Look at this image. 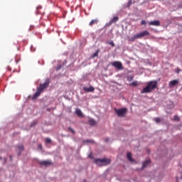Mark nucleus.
<instances>
[{
	"label": "nucleus",
	"instance_id": "obj_36",
	"mask_svg": "<svg viewBox=\"0 0 182 182\" xmlns=\"http://www.w3.org/2000/svg\"><path fill=\"white\" fill-rule=\"evenodd\" d=\"M181 7L182 8V6Z\"/></svg>",
	"mask_w": 182,
	"mask_h": 182
},
{
	"label": "nucleus",
	"instance_id": "obj_27",
	"mask_svg": "<svg viewBox=\"0 0 182 182\" xmlns=\"http://www.w3.org/2000/svg\"><path fill=\"white\" fill-rule=\"evenodd\" d=\"M109 45H111V46H112V48H114V43L113 41H110L109 43Z\"/></svg>",
	"mask_w": 182,
	"mask_h": 182
},
{
	"label": "nucleus",
	"instance_id": "obj_25",
	"mask_svg": "<svg viewBox=\"0 0 182 182\" xmlns=\"http://www.w3.org/2000/svg\"><path fill=\"white\" fill-rule=\"evenodd\" d=\"M96 56H99V50H97L94 54H93V57L96 58Z\"/></svg>",
	"mask_w": 182,
	"mask_h": 182
},
{
	"label": "nucleus",
	"instance_id": "obj_20",
	"mask_svg": "<svg viewBox=\"0 0 182 182\" xmlns=\"http://www.w3.org/2000/svg\"><path fill=\"white\" fill-rule=\"evenodd\" d=\"M173 120H175V122H180V117L177 115H175L173 117Z\"/></svg>",
	"mask_w": 182,
	"mask_h": 182
},
{
	"label": "nucleus",
	"instance_id": "obj_26",
	"mask_svg": "<svg viewBox=\"0 0 182 182\" xmlns=\"http://www.w3.org/2000/svg\"><path fill=\"white\" fill-rule=\"evenodd\" d=\"M36 123H37L36 121L33 122L31 124V127H33V126H36Z\"/></svg>",
	"mask_w": 182,
	"mask_h": 182
},
{
	"label": "nucleus",
	"instance_id": "obj_19",
	"mask_svg": "<svg viewBox=\"0 0 182 182\" xmlns=\"http://www.w3.org/2000/svg\"><path fill=\"white\" fill-rule=\"evenodd\" d=\"M46 143L47 144L52 143V139H50V138H46Z\"/></svg>",
	"mask_w": 182,
	"mask_h": 182
},
{
	"label": "nucleus",
	"instance_id": "obj_6",
	"mask_svg": "<svg viewBox=\"0 0 182 182\" xmlns=\"http://www.w3.org/2000/svg\"><path fill=\"white\" fill-rule=\"evenodd\" d=\"M41 166H44V167H48L49 166H53V163L52 161L47 160V161H41L39 162Z\"/></svg>",
	"mask_w": 182,
	"mask_h": 182
},
{
	"label": "nucleus",
	"instance_id": "obj_7",
	"mask_svg": "<svg viewBox=\"0 0 182 182\" xmlns=\"http://www.w3.org/2000/svg\"><path fill=\"white\" fill-rule=\"evenodd\" d=\"M138 39H140L141 38H144V36H148L150 35V33L148 31H144L141 32L140 33H138Z\"/></svg>",
	"mask_w": 182,
	"mask_h": 182
},
{
	"label": "nucleus",
	"instance_id": "obj_2",
	"mask_svg": "<svg viewBox=\"0 0 182 182\" xmlns=\"http://www.w3.org/2000/svg\"><path fill=\"white\" fill-rule=\"evenodd\" d=\"M157 87V81H151L147 82L146 86L142 89L141 93H151Z\"/></svg>",
	"mask_w": 182,
	"mask_h": 182
},
{
	"label": "nucleus",
	"instance_id": "obj_23",
	"mask_svg": "<svg viewBox=\"0 0 182 182\" xmlns=\"http://www.w3.org/2000/svg\"><path fill=\"white\" fill-rule=\"evenodd\" d=\"M39 9H42V6H38L37 7L38 14H42V11H40Z\"/></svg>",
	"mask_w": 182,
	"mask_h": 182
},
{
	"label": "nucleus",
	"instance_id": "obj_29",
	"mask_svg": "<svg viewBox=\"0 0 182 182\" xmlns=\"http://www.w3.org/2000/svg\"><path fill=\"white\" fill-rule=\"evenodd\" d=\"M88 157H90V159H93V156H92V154H90L88 156Z\"/></svg>",
	"mask_w": 182,
	"mask_h": 182
},
{
	"label": "nucleus",
	"instance_id": "obj_31",
	"mask_svg": "<svg viewBox=\"0 0 182 182\" xmlns=\"http://www.w3.org/2000/svg\"><path fill=\"white\" fill-rule=\"evenodd\" d=\"M179 72H180V70H179V69H177L176 73H178Z\"/></svg>",
	"mask_w": 182,
	"mask_h": 182
},
{
	"label": "nucleus",
	"instance_id": "obj_15",
	"mask_svg": "<svg viewBox=\"0 0 182 182\" xmlns=\"http://www.w3.org/2000/svg\"><path fill=\"white\" fill-rule=\"evenodd\" d=\"M99 23V20L97 18L92 19L90 22V26H93V25H97V23Z\"/></svg>",
	"mask_w": 182,
	"mask_h": 182
},
{
	"label": "nucleus",
	"instance_id": "obj_18",
	"mask_svg": "<svg viewBox=\"0 0 182 182\" xmlns=\"http://www.w3.org/2000/svg\"><path fill=\"white\" fill-rule=\"evenodd\" d=\"M17 148L18 149L19 151H23V150H25L23 145L18 146Z\"/></svg>",
	"mask_w": 182,
	"mask_h": 182
},
{
	"label": "nucleus",
	"instance_id": "obj_22",
	"mask_svg": "<svg viewBox=\"0 0 182 182\" xmlns=\"http://www.w3.org/2000/svg\"><path fill=\"white\" fill-rule=\"evenodd\" d=\"M154 121L156 123H160V122H161V119L159 117H156V118L154 119Z\"/></svg>",
	"mask_w": 182,
	"mask_h": 182
},
{
	"label": "nucleus",
	"instance_id": "obj_4",
	"mask_svg": "<svg viewBox=\"0 0 182 182\" xmlns=\"http://www.w3.org/2000/svg\"><path fill=\"white\" fill-rule=\"evenodd\" d=\"M115 113L117 114L119 117H123L126 113H127V108H122V109H116Z\"/></svg>",
	"mask_w": 182,
	"mask_h": 182
},
{
	"label": "nucleus",
	"instance_id": "obj_34",
	"mask_svg": "<svg viewBox=\"0 0 182 182\" xmlns=\"http://www.w3.org/2000/svg\"><path fill=\"white\" fill-rule=\"evenodd\" d=\"M18 156H21V152H19V153L18 154Z\"/></svg>",
	"mask_w": 182,
	"mask_h": 182
},
{
	"label": "nucleus",
	"instance_id": "obj_14",
	"mask_svg": "<svg viewBox=\"0 0 182 182\" xmlns=\"http://www.w3.org/2000/svg\"><path fill=\"white\" fill-rule=\"evenodd\" d=\"M75 114H77V116H78V117H83V113L80 109H77L75 110Z\"/></svg>",
	"mask_w": 182,
	"mask_h": 182
},
{
	"label": "nucleus",
	"instance_id": "obj_35",
	"mask_svg": "<svg viewBox=\"0 0 182 182\" xmlns=\"http://www.w3.org/2000/svg\"><path fill=\"white\" fill-rule=\"evenodd\" d=\"M87 141V143H89V141Z\"/></svg>",
	"mask_w": 182,
	"mask_h": 182
},
{
	"label": "nucleus",
	"instance_id": "obj_10",
	"mask_svg": "<svg viewBox=\"0 0 182 182\" xmlns=\"http://www.w3.org/2000/svg\"><path fill=\"white\" fill-rule=\"evenodd\" d=\"M149 25H151L152 26H160V21H150Z\"/></svg>",
	"mask_w": 182,
	"mask_h": 182
},
{
	"label": "nucleus",
	"instance_id": "obj_21",
	"mask_svg": "<svg viewBox=\"0 0 182 182\" xmlns=\"http://www.w3.org/2000/svg\"><path fill=\"white\" fill-rule=\"evenodd\" d=\"M68 130L70 132H71V133H73V134H75V133H76V131H75V129H73L72 127H68Z\"/></svg>",
	"mask_w": 182,
	"mask_h": 182
},
{
	"label": "nucleus",
	"instance_id": "obj_32",
	"mask_svg": "<svg viewBox=\"0 0 182 182\" xmlns=\"http://www.w3.org/2000/svg\"><path fill=\"white\" fill-rule=\"evenodd\" d=\"M105 141L106 142L109 141V139H105Z\"/></svg>",
	"mask_w": 182,
	"mask_h": 182
},
{
	"label": "nucleus",
	"instance_id": "obj_3",
	"mask_svg": "<svg viewBox=\"0 0 182 182\" xmlns=\"http://www.w3.org/2000/svg\"><path fill=\"white\" fill-rule=\"evenodd\" d=\"M111 161L112 160L106 158H104L102 159H95V164H97L98 166H107V164H110Z\"/></svg>",
	"mask_w": 182,
	"mask_h": 182
},
{
	"label": "nucleus",
	"instance_id": "obj_24",
	"mask_svg": "<svg viewBox=\"0 0 182 182\" xmlns=\"http://www.w3.org/2000/svg\"><path fill=\"white\" fill-rule=\"evenodd\" d=\"M137 85H138L137 81H134V82H132V84H131L132 86H137Z\"/></svg>",
	"mask_w": 182,
	"mask_h": 182
},
{
	"label": "nucleus",
	"instance_id": "obj_12",
	"mask_svg": "<svg viewBox=\"0 0 182 182\" xmlns=\"http://www.w3.org/2000/svg\"><path fill=\"white\" fill-rule=\"evenodd\" d=\"M151 164V161L150 159L146 160L142 165V168H146L149 164Z\"/></svg>",
	"mask_w": 182,
	"mask_h": 182
},
{
	"label": "nucleus",
	"instance_id": "obj_33",
	"mask_svg": "<svg viewBox=\"0 0 182 182\" xmlns=\"http://www.w3.org/2000/svg\"><path fill=\"white\" fill-rule=\"evenodd\" d=\"M129 5H132V1H129Z\"/></svg>",
	"mask_w": 182,
	"mask_h": 182
},
{
	"label": "nucleus",
	"instance_id": "obj_1",
	"mask_svg": "<svg viewBox=\"0 0 182 182\" xmlns=\"http://www.w3.org/2000/svg\"><path fill=\"white\" fill-rule=\"evenodd\" d=\"M49 83H50V80L49 78H47L44 83L40 84L39 87L37 88V91L33 96V100L41 96V93H42L45 89H48V87H49Z\"/></svg>",
	"mask_w": 182,
	"mask_h": 182
},
{
	"label": "nucleus",
	"instance_id": "obj_5",
	"mask_svg": "<svg viewBox=\"0 0 182 182\" xmlns=\"http://www.w3.org/2000/svg\"><path fill=\"white\" fill-rule=\"evenodd\" d=\"M112 66L118 69V70H123V64L120 61H114L111 63Z\"/></svg>",
	"mask_w": 182,
	"mask_h": 182
},
{
	"label": "nucleus",
	"instance_id": "obj_11",
	"mask_svg": "<svg viewBox=\"0 0 182 182\" xmlns=\"http://www.w3.org/2000/svg\"><path fill=\"white\" fill-rule=\"evenodd\" d=\"M136 39H139V36L138 34L134 35L132 37H129L128 38V41H129V42H134L136 41Z\"/></svg>",
	"mask_w": 182,
	"mask_h": 182
},
{
	"label": "nucleus",
	"instance_id": "obj_8",
	"mask_svg": "<svg viewBox=\"0 0 182 182\" xmlns=\"http://www.w3.org/2000/svg\"><path fill=\"white\" fill-rule=\"evenodd\" d=\"M83 91L84 92H87V93L90 92H95V87L90 86L89 87H83Z\"/></svg>",
	"mask_w": 182,
	"mask_h": 182
},
{
	"label": "nucleus",
	"instance_id": "obj_28",
	"mask_svg": "<svg viewBox=\"0 0 182 182\" xmlns=\"http://www.w3.org/2000/svg\"><path fill=\"white\" fill-rule=\"evenodd\" d=\"M141 24H142V25H146V21L142 20V21H141Z\"/></svg>",
	"mask_w": 182,
	"mask_h": 182
},
{
	"label": "nucleus",
	"instance_id": "obj_13",
	"mask_svg": "<svg viewBox=\"0 0 182 182\" xmlns=\"http://www.w3.org/2000/svg\"><path fill=\"white\" fill-rule=\"evenodd\" d=\"M117 21H119V17L114 16L109 21V25H112V23H114L117 22Z\"/></svg>",
	"mask_w": 182,
	"mask_h": 182
},
{
	"label": "nucleus",
	"instance_id": "obj_17",
	"mask_svg": "<svg viewBox=\"0 0 182 182\" xmlns=\"http://www.w3.org/2000/svg\"><path fill=\"white\" fill-rule=\"evenodd\" d=\"M127 157L129 161H133V158L132 157V153L128 152L127 154Z\"/></svg>",
	"mask_w": 182,
	"mask_h": 182
},
{
	"label": "nucleus",
	"instance_id": "obj_16",
	"mask_svg": "<svg viewBox=\"0 0 182 182\" xmlns=\"http://www.w3.org/2000/svg\"><path fill=\"white\" fill-rule=\"evenodd\" d=\"M88 123L90 124V126H95L96 124V121H95L93 119H89Z\"/></svg>",
	"mask_w": 182,
	"mask_h": 182
},
{
	"label": "nucleus",
	"instance_id": "obj_30",
	"mask_svg": "<svg viewBox=\"0 0 182 182\" xmlns=\"http://www.w3.org/2000/svg\"><path fill=\"white\" fill-rule=\"evenodd\" d=\"M38 149H42V144H39V145H38Z\"/></svg>",
	"mask_w": 182,
	"mask_h": 182
},
{
	"label": "nucleus",
	"instance_id": "obj_9",
	"mask_svg": "<svg viewBox=\"0 0 182 182\" xmlns=\"http://www.w3.org/2000/svg\"><path fill=\"white\" fill-rule=\"evenodd\" d=\"M176 85H178V80H173L169 82V87H174Z\"/></svg>",
	"mask_w": 182,
	"mask_h": 182
}]
</instances>
